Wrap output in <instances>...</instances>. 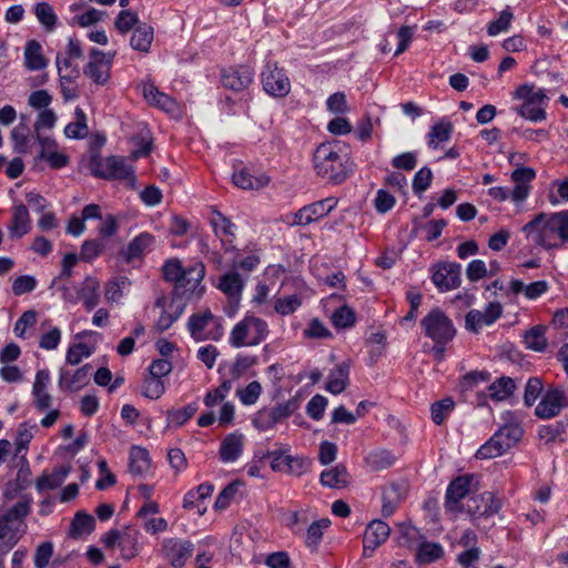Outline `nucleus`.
Masks as SVG:
<instances>
[{
    "label": "nucleus",
    "instance_id": "obj_1",
    "mask_svg": "<svg viewBox=\"0 0 568 568\" xmlns=\"http://www.w3.org/2000/svg\"><path fill=\"white\" fill-rule=\"evenodd\" d=\"M523 232L535 245L559 248L568 243V211L539 213L523 226Z\"/></svg>",
    "mask_w": 568,
    "mask_h": 568
},
{
    "label": "nucleus",
    "instance_id": "obj_2",
    "mask_svg": "<svg viewBox=\"0 0 568 568\" xmlns=\"http://www.w3.org/2000/svg\"><path fill=\"white\" fill-rule=\"evenodd\" d=\"M316 174L332 184H342L352 172V164L337 142L320 144L313 155Z\"/></svg>",
    "mask_w": 568,
    "mask_h": 568
},
{
    "label": "nucleus",
    "instance_id": "obj_3",
    "mask_svg": "<svg viewBox=\"0 0 568 568\" xmlns=\"http://www.w3.org/2000/svg\"><path fill=\"white\" fill-rule=\"evenodd\" d=\"M32 497L24 495L18 503L0 513V552L6 555L26 532V518L31 511Z\"/></svg>",
    "mask_w": 568,
    "mask_h": 568
},
{
    "label": "nucleus",
    "instance_id": "obj_4",
    "mask_svg": "<svg viewBox=\"0 0 568 568\" xmlns=\"http://www.w3.org/2000/svg\"><path fill=\"white\" fill-rule=\"evenodd\" d=\"M268 335L267 323L255 316H245L239 322L230 334V344L233 347L244 345L255 346L262 343Z\"/></svg>",
    "mask_w": 568,
    "mask_h": 568
},
{
    "label": "nucleus",
    "instance_id": "obj_5",
    "mask_svg": "<svg viewBox=\"0 0 568 568\" xmlns=\"http://www.w3.org/2000/svg\"><path fill=\"white\" fill-rule=\"evenodd\" d=\"M89 168L97 178L134 181L133 168L122 156L101 158L100 155H93L90 159Z\"/></svg>",
    "mask_w": 568,
    "mask_h": 568
},
{
    "label": "nucleus",
    "instance_id": "obj_6",
    "mask_svg": "<svg viewBox=\"0 0 568 568\" xmlns=\"http://www.w3.org/2000/svg\"><path fill=\"white\" fill-rule=\"evenodd\" d=\"M536 173L532 169L527 166L517 168L511 173V180L515 183L514 190L510 192L508 189L503 186H494L488 190V194L494 200L504 202L511 197V200L519 204L524 202L530 191L529 182L532 181Z\"/></svg>",
    "mask_w": 568,
    "mask_h": 568
},
{
    "label": "nucleus",
    "instance_id": "obj_7",
    "mask_svg": "<svg viewBox=\"0 0 568 568\" xmlns=\"http://www.w3.org/2000/svg\"><path fill=\"white\" fill-rule=\"evenodd\" d=\"M205 275V266L202 262H195L185 268L179 282L174 285L172 298L187 302L193 297L200 298L203 294L202 280Z\"/></svg>",
    "mask_w": 568,
    "mask_h": 568
},
{
    "label": "nucleus",
    "instance_id": "obj_8",
    "mask_svg": "<svg viewBox=\"0 0 568 568\" xmlns=\"http://www.w3.org/2000/svg\"><path fill=\"white\" fill-rule=\"evenodd\" d=\"M425 335L434 343H449L456 335L454 324L446 314L439 310H432L422 321Z\"/></svg>",
    "mask_w": 568,
    "mask_h": 568
},
{
    "label": "nucleus",
    "instance_id": "obj_9",
    "mask_svg": "<svg viewBox=\"0 0 568 568\" xmlns=\"http://www.w3.org/2000/svg\"><path fill=\"white\" fill-rule=\"evenodd\" d=\"M261 81L264 91L274 98H284L291 91V81L277 62L266 61L261 72Z\"/></svg>",
    "mask_w": 568,
    "mask_h": 568
},
{
    "label": "nucleus",
    "instance_id": "obj_10",
    "mask_svg": "<svg viewBox=\"0 0 568 568\" xmlns=\"http://www.w3.org/2000/svg\"><path fill=\"white\" fill-rule=\"evenodd\" d=\"M194 551V544L178 537L164 538L161 544V556L174 568H182Z\"/></svg>",
    "mask_w": 568,
    "mask_h": 568
},
{
    "label": "nucleus",
    "instance_id": "obj_11",
    "mask_svg": "<svg viewBox=\"0 0 568 568\" xmlns=\"http://www.w3.org/2000/svg\"><path fill=\"white\" fill-rule=\"evenodd\" d=\"M115 53H104L93 48L90 52V61L85 64L83 73L99 85L105 84L110 79V69Z\"/></svg>",
    "mask_w": 568,
    "mask_h": 568
},
{
    "label": "nucleus",
    "instance_id": "obj_12",
    "mask_svg": "<svg viewBox=\"0 0 568 568\" xmlns=\"http://www.w3.org/2000/svg\"><path fill=\"white\" fill-rule=\"evenodd\" d=\"M500 508L501 501L496 498L493 493L485 491L479 495L470 496L465 506H463V511H466L474 518H480L490 517L497 514Z\"/></svg>",
    "mask_w": 568,
    "mask_h": 568
},
{
    "label": "nucleus",
    "instance_id": "obj_13",
    "mask_svg": "<svg viewBox=\"0 0 568 568\" xmlns=\"http://www.w3.org/2000/svg\"><path fill=\"white\" fill-rule=\"evenodd\" d=\"M432 281L440 292L452 291L460 285L462 266L454 262H444L433 268Z\"/></svg>",
    "mask_w": 568,
    "mask_h": 568
},
{
    "label": "nucleus",
    "instance_id": "obj_14",
    "mask_svg": "<svg viewBox=\"0 0 568 568\" xmlns=\"http://www.w3.org/2000/svg\"><path fill=\"white\" fill-rule=\"evenodd\" d=\"M474 475H463L452 480L446 489L445 508L452 513L463 511L460 500L470 493Z\"/></svg>",
    "mask_w": 568,
    "mask_h": 568
},
{
    "label": "nucleus",
    "instance_id": "obj_15",
    "mask_svg": "<svg viewBox=\"0 0 568 568\" xmlns=\"http://www.w3.org/2000/svg\"><path fill=\"white\" fill-rule=\"evenodd\" d=\"M337 204L335 197H327L298 210L291 222L292 225H308L321 217L326 216Z\"/></svg>",
    "mask_w": 568,
    "mask_h": 568
},
{
    "label": "nucleus",
    "instance_id": "obj_16",
    "mask_svg": "<svg viewBox=\"0 0 568 568\" xmlns=\"http://www.w3.org/2000/svg\"><path fill=\"white\" fill-rule=\"evenodd\" d=\"M503 307L498 302H490L481 311L471 310L466 315V328L473 333H478L484 326L491 325L501 315Z\"/></svg>",
    "mask_w": 568,
    "mask_h": 568
},
{
    "label": "nucleus",
    "instance_id": "obj_17",
    "mask_svg": "<svg viewBox=\"0 0 568 568\" xmlns=\"http://www.w3.org/2000/svg\"><path fill=\"white\" fill-rule=\"evenodd\" d=\"M91 365L85 364L75 371L62 367L59 374L58 385L61 390L77 392L83 388L90 381Z\"/></svg>",
    "mask_w": 568,
    "mask_h": 568
},
{
    "label": "nucleus",
    "instance_id": "obj_18",
    "mask_svg": "<svg viewBox=\"0 0 568 568\" xmlns=\"http://www.w3.org/2000/svg\"><path fill=\"white\" fill-rule=\"evenodd\" d=\"M390 534L389 526L378 519L371 521L364 534V556H371L382 544H384Z\"/></svg>",
    "mask_w": 568,
    "mask_h": 568
},
{
    "label": "nucleus",
    "instance_id": "obj_19",
    "mask_svg": "<svg viewBox=\"0 0 568 568\" xmlns=\"http://www.w3.org/2000/svg\"><path fill=\"white\" fill-rule=\"evenodd\" d=\"M253 75L254 72L251 68L241 65L223 71L221 80L224 88L242 91L252 83Z\"/></svg>",
    "mask_w": 568,
    "mask_h": 568
},
{
    "label": "nucleus",
    "instance_id": "obj_20",
    "mask_svg": "<svg viewBox=\"0 0 568 568\" xmlns=\"http://www.w3.org/2000/svg\"><path fill=\"white\" fill-rule=\"evenodd\" d=\"M142 93L149 104L154 105L166 113L174 114L179 110L176 101L166 93L159 91L153 83H144Z\"/></svg>",
    "mask_w": 568,
    "mask_h": 568
},
{
    "label": "nucleus",
    "instance_id": "obj_21",
    "mask_svg": "<svg viewBox=\"0 0 568 568\" xmlns=\"http://www.w3.org/2000/svg\"><path fill=\"white\" fill-rule=\"evenodd\" d=\"M564 397L559 389L548 390L536 406V416L544 419L557 416L561 410Z\"/></svg>",
    "mask_w": 568,
    "mask_h": 568
},
{
    "label": "nucleus",
    "instance_id": "obj_22",
    "mask_svg": "<svg viewBox=\"0 0 568 568\" xmlns=\"http://www.w3.org/2000/svg\"><path fill=\"white\" fill-rule=\"evenodd\" d=\"M49 383L50 372L48 369L38 371L32 386V395L34 405L39 410H44L51 406L52 397L47 392Z\"/></svg>",
    "mask_w": 568,
    "mask_h": 568
},
{
    "label": "nucleus",
    "instance_id": "obj_23",
    "mask_svg": "<svg viewBox=\"0 0 568 568\" xmlns=\"http://www.w3.org/2000/svg\"><path fill=\"white\" fill-rule=\"evenodd\" d=\"M244 447V435L237 432L224 437L220 446V459L223 463H233L239 459Z\"/></svg>",
    "mask_w": 568,
    "mask_h": 568
},
{
    "label": "nucleus",
    "instance_id": "obj_24",
    "mask_svg": "<svg viewBox=\"0 0 568 568\" xmlns=\"http://www.w3.org/2000/svg\"><path fill=\"white\" fill-rule=\"evenodd\" d=\"M155 239L148 232L136 235L128 246L122 251V255L126 262H132L142 257L154 245Z\"/></svg>",
    "mask_w": 568,
    "mask_h": 568
},
{
    "label": "nucleus",
    "instance_id": "obj_25",
    "mask_svg": "<svg viewBox=\"0 0 568 568\" xmlns=\"http://www.w3.org/2000/svg\"><path fill=\"white\" fill-rule=\"evenodd\" d=\"M71 471L70 465H61L52 470L51 474L43 473L36 481V488L39 493L43 490H53L62 485Z\"/></svg>",
    "mask_w": 568,
    "mask_h": 568
},
{
    "label": "nucleus",
    "instance_id": "obj_26",
    "mask_svg": "<svg viewBox=\"0 0 568 568\" xmlns=\"http://www.w3.org/2000/svg\"><path fill=\"white\" fill-rule=\"evenodd\" d=\"M404 494L405 487L396 483H392L384 488L382 495V514L384 517H389L394 514L398 504L402 501Z\"/></svg>",
    "mask_w": 568,
    "mask_h": 568
},
{
    "label": "nucleus",
    "instance_id": "obj_27",
    "mask_svg": "<svg viewBox=\"0 0 568 568\" xmlns=\"http://www.w3.org/2000/svg\"><path fill=\"white\" fill-rule=\"evenodd\" d=\"M30 231V216L26 205L19 204L13 207L11 224L9 226L10 236L20 239Z\"/></svg>",
    "mask_w": 568,
    "mask_h": 568
},
{
    "label": "nucleus",
    "instance_id": "obj_28",
    "mask_svg": "<svg viewBox=\"0 0 568 568\" xmlns=\"http://www.w3.org/2000/svg\"><path fill=\"white\" fill-rule=\"evenodd\" d=\"M320 480L321 484L325 487L342 489L348 485L349 475L346 467L342 464H338L331 469L324 470L321 474Z\"/></svg>",
    "mask_w": 568,
    "mask_h": 568
},
{
    "label": "nucleus",
    "instance_id": "obj_29",
    "mask_svg": "<svg viewBox=\"0 0 568 568\" xmlns=\"http://www.w3.org/2000/svg\"><path fill=\"white\" fill-rule=\"evenodd\" d=\"M514 98L521 100L523 104L531 105H546V102L548 101L545 89L536 88L534 84L527 83L521 84L516 89Z\"/></svg>",
    "mask_w": 568,
    "mask_h": 568
},
{
    "label": "nucleus",
    "instance_id": "obj_30",
    "mask_svg": "<svg viewBox=\"0 0 568 568\" xmlns=\"http://www.w3.org/2000/svg\"><path fill=\"white\" fill-rule=\"evenodd\" d=\"M42 47L37 40H29L24 48V65L30 71H39L47 67Z\"/></svg>",
    "mask_w": 568,
    "mask_h": 568
},
{
    "label": "nucleus",
    "instance_id": "obj_31",
    "mask_svg": "<svg viewBox=\"0 0 568 568\" xmlns=\"http://www.w3.org/2000/svg\"><path fill=\"white\" fill-rule=\"evenodd\" d=\"M210 223L211 226L213 227L215 235L221 237L222 242H232V239L235 236V225L224 214H222L216 209H213L210 217Z\"/></svg>",
    "mask_w": 568,
    "mask_h": 568
},
{
    "label": "nucleus",
    "instance_id": "obj_32",
    "mask_svg": "<svg viewBox=\"0 0 568 568\" xmlns=\"http://www.w3.org/2000/svg\"><path fill=\"white\" fill-rule=\"evenodd\" d=\"M244 284L240 274L236 272H229L224 274L219 284V288L229 296L233 303H239Z\"/></svg>",
    "mask_w": 568,
    "mask_h": 568
},
{
    "label": "nucleus",
    "instance_id": "obj_33",
    "mask_svg": "<svg viewBox=\"0 0 568 568\" xmlns=\"http://www.w3.org/2000/svg\"><path fill=\"white\" fill-rule=\"evenodd\" d=\"M233 182L237 187L243 190H260L268 184L270 178L264 174L254 176L248 172V170L242 169L234 172Z\"/></svg>",
    "mask_w": 568,
    "mask_h": 568
},
{
    "label": "nucleus",
    "instance_id": "obj_34",
    "mask_svg": "<svg viewBox=\"0 0 568 568\" xmlns=\"http://www.w3.org/2000/svg\"><path fill=\"white\" fill-rule=\"evenodd\" d=\"M95 526L93 516L78 511L71 521L69 536L74 539L82 538L83 536L90 535Z\"/></svg>",
    "mask_w": 568,
    "mask_h": 568
},
{
    "label": "nucleus",
    "instance_id": "obj_35",
    "mask_svg": "<svg viewBox=\"0 0 568 568\" xmlns=\"http://www.w3.org/2000/svg\"><path fill=\"white\" fill-rule=\"evenodd\" d=\"M153 34L154 32L151 26H148L146 23H141L136 26L133 30L130 40V45L133 50L146 53L151 48Z\"/></svg>",
    "mask_w": 568,
    "mask_h": 568
},
{
    "label": "nucleus",
    "instance_id": "obj_36",
    "mask_svg": "<svg viewBox=\"0 0 568 568\" xmlns=\"http://www.w3.org/2000/svg\"><path fill=\"white\" fill-rule=\"evenodd\" d=\"M444 556V548L438 542L427 541L425 538L416 548V561L419 565H427L440 559Z\"/></svg>",
    "mask_w": 568,
    "mask_h": 568
},
{
    "label": "nucleus",
    "instance_id": "obj_37",
    "mask_svg": "<svg viewBox=\"0 0 568 568\" xmlns=\"http://www.w3.org/2000/svg\"><path fill=\"white\" fill-rule=\"evenodd\" d=\"M349 368L345 363L339 364L328 376L326 390L337 395L345 390L348 383Z\"/></svg>",
    "mask_w": 568,
    "mask_h": 568
},
{
    "label": "nucleus",
    "instance_id": "obj_38",
    "mask_svg": "<svg viewBox=\"0 0 568 568\" xmlns=\"http://www.w3.org/2000/svg\"><path fill=\"white\" fill-rule=\"evenodd\" d=\"M515 388L514 379L504 376L487 387V396L496 402L505 400L513 395Z\"/></svg>",
    "mask_w": 568,
    "mask_h": 568
},
{
    "label": "nucleus",
    "instance_id": "obj_39",
    "mask_svg": "<svg viewBox=\"0 0 568 568\" xmlns=\"http://www.w3.org/2000/svg\"><path fill=\"white\" fill-rule=\"evenodd\" d=\"M169 308L171 311L168 312L164 310L155 324L156 329L161 333L169 329L173 325V323L181 316L185 308V302L172 298Z\"/></svg>",
    "mask_w": 568,
    "mask_h": 568
},
{
    "label": "nucleus",
    "instance_id": "obj_40",
    "mask_svg": "<svg viewBox=\"0 0 568 568\" xmlns=\"http://www.w3.org/2000/svg\"><path fill=\"white\" fill-rule=\"evenodd\" d=\"M453 133V124L448 120H440L435 123L428 133V146L437 149L439 143L446 142L450 139Z\"/></svg>",
    "mask_w": 568,
    "mask_h": 568
},
{
    "label": "nucleus",
    "instance_id": "obj_41",
    "mask_svg": "<svg viewBox=\"0 0 568 568\" xmlns=\"http://www.w3.org/2000/svg\"><path fill=\"white\" fill-rule=\"evenodd\" d=\"M365 462L372 470H383L394 465L396 456L387 449H375L366 456Z\"/></svg>",
    "mask_w": 568,
    "mask_h": 568
},
{
    "label": "nucleus",
    "instance_id": "obj_42",
    "mask_svg": "<svg viewBox=\"0 0 568 568\" xmlns=\"http://www.w3.org/2000/svg\"><path fill=\"white\" fill-rule=\"evenodd\" d=\"M139 536L140 532L133 528H126L124 531H122L119 547L124 559H131L138 555Z\"/></svg>",
    "mask_w": 568,
    "mask_h": 568
},
{
    "label": "nucleus",
    "instance_id": "obj_43",
    "mask_svg": "<svg viewBox=\"0 0 568 568\" xmlns=\"http://www.w3.org/2000/svg\"><path fill=\"white\" fill-rule=\"evenodd\" d=\"M75 121L70 122L64 128V134L69 139H84L89 133L87 124V115L81 108H77L74 111Z\"/></svg>",
    "mask_w": 568,
    "mask_h": 568
},
{
    "label": "nucleus",
    "instance_id": "obj_44",
    "mask_svg": "<svg viewBox=\"0 0 568 568\" xmlns=\"http://www.w3.org/2000/svg\"><path fill=\"white\" fill-rule=\"evenodd\" d=\"M10 139L13 143V150L17 153L26 154L29 151L30 142V128L26 122H20L16 125L10 133Z\"/></svg>",
    "mask_w": 568,
    "mask_h": 568
},
{
    "label": "nucleus",
    "instance_id": "obj_45",
    "mask_svg": "<svg viewBox=\"0 0 568 568\" xmlns=\"http://www.w3.org/2000/svg\"><path fill=\"white\" fill-rule=\"evenodd\" d=\"M150 468V457L145 448L133 447L130 452L129 469L133 475H142Z\"/></svg>",
    "mask_w": 568,
    "mask_h": 568
},
{
    "label": "nucleus",
    "instance_id": "obj_46",
    "mask_svg": "<svg viewBox=\"0 0 568 568\" xmlns=\"http://www.w3.org/2000/svg\"><path fill=\"white\" fill-rule=\"evenodd\" d=\"M424 538L425 536L415 526L402 525L397 542L400 547L416 550Z\"/></svg>",
    "mask_w": 568,
    "mask_h": 568
},
{
    "label": "nucleus",
    "instance_id": "obj_47",
    "mask_svg": "<svg viewBox=\"0 0 568 568\" xmlns=\"http://www.w3.org/2000/svg\"><path fill=\"white\" fill-rule=\"evenodd\" d=\"M523 434L524 430L518 424L510 423L499 427L496 432V438H500L501 443H504V446L508 450L520 440Z\"/></svg>",
    "mask_w": 568,
    "mask_h": 568
},
{
    "label": "nucleus",
    "instance_id": "obj_48",
    "mask_svg": "<svg viewBox=\"0 0 568 568\" xmlns=\"http://www.w3.org/2000/svg\"><path fill=\"white\" fill-rule=\"evenodd\" d=\"M507 452V448L501 443L500 438H496V433L487 440L484 445L479 447L476 453V458L478 459H489L495 458Z\"/></svg>",
    "mask_w": 568,
    "mask_h": 568
},
{
    "label": "nucleus",
    "instance_id": "obj_49",
    "mask_svg": "<svg viewBox=\"0 0 568 568\" xmlns=\"http://www.w3.org/2000/svg\"><path fill=\"white\" fill-rule=\"evenodd\" d=\"M34 14L39 22L48 30L52 31L57 24V14L48 2H39L34 7Z\"/></svg>",
    "mask_w": 568,
    "mask_h": 568
},
{
    "label": "nucleus",
    "instance_id": "obj_50",
    "mask_svg": "<svg viewBox=\"0 0 568 568\" xmlns=\"http://www.w3.org/2000/svg\"><path fill=\"white\" fill-rule=\"evenodd\" d=\"M524 343L529 349L542 352L547 346L545 328L542 326H535L526 332Z\"/></svg>",
    "mask_w": 568,
    "mask_h": 568
},
{
    "label": "nucleus",
    "instance_id": "obj_51",
    "mask_svg": "<svg viewBox=\"0 0 568 568\" xmlns=\"http://www.w3.org/2000/svg\"><path fill=\"white\" fill-rule=\"evenodd\" d=\"M99 283L91 277H88L84 282V287L81 290V298L83 300V305L88 311L93 310L100 302V297L98 294Z\"/></svg>",
    "mask_w": 568,
    "mask_h": 568
},
{
    "label": "nucleus",
    "instance_id": "obj_52",
    "mask_svg": "<svg viewBox=\"0 0 568 568\" xmlns=\"http://www.w3.org/2000/svg\"><path fill=\"white\" fill-rule=\"evenodd\" d=\"M213 321L214 316L210 311L202 314H193L189 320V331L191 335L196 339L202 338L204 328Z\"/></svg>",
    "mask_w": 568,
    "mask_h": 568
},
{
    "label": "nucleus",
    "instance_id": "obj_53",
    "mask_svg": "<svg viewBox=\"0 0 568 568\" xmlns=\"http://www.w3.org/2000/svg\"><path fill=\"white\" fill-rule=\"evenodd\" d=\"M165 392V385L163 379L153 377L151 375L145 376L142 385V395L150 399L160 398Z\"/></svg>",
    "mask_w": 568,
    "mask_h": 568
},
{
    "label": "nucleus",
    "instance_id": "obj_54",
    "mask_svg": "<svg viewBox=\"0 0 568 568\" xmlns=\"http://www.w3.org/2000/svg\"><path fill=\"white\" fill-rule=\"evenodd\" d=\"M196 412H197L196 403H191L180 409H170V410H168L169 424L180 427L184 423H186Z\"/></svg>",
    "mask_w": 568,
    "mask_h": 568
},
{
    "label": "nucleus",
    "instance_id": "obj_55",
    "mask_svg": "<svg viewBox=\"0 0 568 568\" xmlns=\"http://www.w3.org/2000/svg\"><path fill=\"white\" fill-rule=\"evenodd\" d=\"M455 403L452 398H444L435 402L430 407L432 419L436 425H442L446 417L453 412Z\"/></svg>",
    "mask_w": 568,
    "mask_h": 568
},
{
    "label": "nucleus",
    "instance_id": "obj_56",
    "mask_svg": "<svg viewBox=\"0 0 568 568\" xmlns=\"http://www.w3.org/2000/svg\"><path fill=\"white\" fill-rule=\"evenodd\" d=\"M130 285V281L125 276H119L110 282L105 286V298L109 302H118L123 295V290Z\"/></svg>",
    "mask_w": 568,
    "mask_h": 568
},
{
    "label": "nucleus",
    "instance_id": "obj_57",
    "mask_svg": "<svg viewBox=\"0 0 568 568\" xmlns=\"http://www.w3.org/2000/svg\"><path fill=\"white\" fill-rule=\"evenodd\" d=\"M513 19H514V14L510 11V9L507 7L506 9H504L500 12L498 19L491 21L488 24V28H487L488 34L494 37V36L499 34L500 32L507 31L510 27Z\"/></svg>",
    "mask_w": 568,
    "mask_h": 568
},
{
    "label": "nucleus",
    "instance_id": "obj_58",
    "mask_svg": "<svg viewBox=\"0 0 568 568\" xmlns=\"http://www.w3.org/2000/svg\"><path fill=\"white\" fill-rule=\"evenodd\" d=\"M329 524L331 521L326 518L311 524V526L307 529L305 540L308 548H316V546L322 539L324 529L327 528Z\"/></svg>",
    "mask_w": 568,
    "mask_h": 568
},
{
    "label": "nucleus",
    "instance_id": "obj_59",
    "mask_svg": "<svg viewBox=\"0 0 568 568\" xmlns=\"http://www.w3.org/2000/svg\"><path fill=\"white\" fill-rule=\"evenodd\" d=\"M433 172L429 168L423 166L419 169L413 179V191L416 195L424 193L432 184Z\"/></svg>",
    "mask_w": 568,
    "mask_h": 568
},
{
    "label": "nucleus",
    "instance_id": "obj_60",
    "mask_svg": "<svg viewBox=\"0 0 568 568\" xmlns=\"http://www.w3.org/2000/svg\"><path fill=\"white\" fill-rule=\"evenodd\" d=\"M262 394V385L257 381H253L242 389H237V396L242 404L253 405L257 402Z\"/></svg>",
    "mask_w": 568,
    "mask_h": 568
},
{
    "label": "nucleus",
    "instance_id": "obj_61",
    "mask_svg": "<svg viewBox=\"0 0 568 568\" xmlns=\"http://www.w3.org/2000/svg\"><path fill=\"white\" fill-rule=\"evenodd\" d=\"M300 407V402L297 398H290L284 403H280L274 407L270 408L275 420L281 423L282 420L288 418L297 408Z\"/></svg>",
    "mask_w": 568,
    "mask_h": 568
},
{
    "label": "nucleus",
    "instance_id": "obj_62",
    "mask_svg": "<svg viewBox=\"0 0 568 568\" xmlns=\"http://www.w3.org/2000/svg\"><path fill=\"white\" fill-rule=\"evenodd\" d=\"M302 304V300L297 295H290L277 298L274 305L276 313L286 316L294 313Z\"/></svg>",
    "mask_w": 568,
    "mask_h": 568
},
{
    "label": "nucleus",
    "instance_id": "obj_63",
    "mask_svg": "<svg viewBox=\"0 0 568 568\" xmlns=\"http://www.w3.org/2000/svg\"><path fill=\"white\" fill-rule=\"evenodd\" d=\"M311 466L312 460L310 458L303 456H291L288 465L285 468V473L300 477L310 471Z\"/></svg>",
    "mask_w": 568,
    "mask_h": 568
},
{
    "label": "nucleus",
    "instance_id": "obj_64",
    "mask_svg": "<svg viewBox=\"0 0 568 568\" xmlns=\"http://www.w3.org/2000/svg\"><path fill=\"white\" fill-rule=\"evenodd\" d=\"M91 348L85 343H78L70 346L67 351L65 361L70 365H78L83 358L90 357Z\"/></svg>",
    "mask_w": 568,
    "mask_h": 568
}]
</instances>
